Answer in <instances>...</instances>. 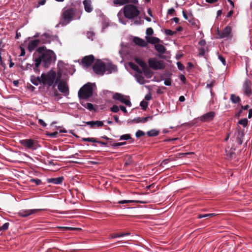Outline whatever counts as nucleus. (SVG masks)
I'll return each instance as SVG.
<instances>
[{
  "label": "nucleus",
  "instance_id": "nucleus-1",
  "mask_svg": "<svg viewBox=\"0 0 252 252\" xmlns=\"http://www.w3.org/2000/svg\"><path fill=\"white\" fill-rule=\"evenodd\" d=\"M35 66L33 70L38 72V67L42 64L44 67H48L52 63L56 60V56L51 50L47 49L45 46L38 48L33 57Z\"/></svg>",
  "mask_w": 252,
  "mask_h": 252
},
{
  "label": "nucleus",
  "instance_id": "nucleus-2",
  "mask_svg": "<svg viewBox=\"0 0 252 252\" xmlns=\"http://www.w3.org/2000/svg\"><path fill=\"white\" fill-rule=\"evenodd\" d=\"M123 14L126 18L133 20L132 22L134 25H139L144 23V21L138 17L140 14V10L135 5L130 4H127L123 7L122 10L118 12L117 16L119 22L124 25H126L127 21L123 17Z\"/></svg>",
  "mask_w": 252,
  "mask_h": 252
},
{
  "label": "nucleus",
  "instance_id": "nucleus-3",
  "mask_svg": "<svg viewBox=\"0 0 252 252\" xmlns=\"http://www.w3.org/2000/svg\"><path fill=\"white\" fill-rule=\"evenodd\" d=\"M64 64V63L59 61L58 64L59 70L58 72L51 69L46 73H42L41 74L42 84L45 86L52 87L53 88H55L57 83L61 79L63 70L61 67Z\"/></svg>",
  "mask_w": 252,
  "mask_h": 252
},
{
  "label": "nucleus",
  "instance_id": "nucleus-4",
  "mask_svg": "<svg viewBox=\"0 0 252 252\" xmlns=\"http://www.w3.org/2000/svg\"><path fill=\"white\" fill-rule=\"evenodd\" d=\"M81 15V13L77 12L73 8L63 10L62 14V17L65 22V23L63 24V25H66L73 20L79 19L80 18Z\"/></svg>",
  "mask_w": 252,
  "mask_h": 252
},
{
  "label": "nucleus",
  "instance_id": "nucleus-5",
  "mask_svg": "<svg viewBox=\"0 0 252 252\" xmlns=\"http://www.w3.org/2000/svg\"><path fill=\"white\" fill-rule=\"evenodd\" d=\"M93 94V85L87 83L78 91V96L80 99H86L92 96Z\"/></svg>",
  "mask_w": 252,
  "mask_h": 252
},
{
  "label": "nucleus",
  "instance_id": "nucleus-6",
  "mask_svg": "<svg viewBox=\"0 0 252 252\" xmlns=\"http://www.w3.org/2000/svg\"><path fill=\"white\" fill-rule=\"evenodd\" d=\"M148 63L149 66L155 70L162 69L165 66V63L163 61L158 60L155 58H150L149 60Z\"/></svg>",
  "mask_w": 252,
  "mask_h": 252
},
{
  "label": "nucleus",
  "instance_id": "nucleus-7",
  "mask_svg": "<svg viewBox=\"0 0 252 252\" xmlns=\"http://www.w3.org/2000/svg\"><path fill=\"white\" fill-rule=\"evenodd\" d=\"M20 143L25 148L32 151L36 150L39 147L37 141L32 139L22 140Z\"/></svg>",
  "mask_w": 252,
  "mask_h": 252
},
{
  "label": "nucleus",
  "instance_id": "nucleus-8",
  "mask_svg": "<svg viewBox=\"0 0 252 252\" xmlns=\"http://www.w3.org/2000/svg\"><path fill=\"white\" fill-rule=\"evenodd\" d=\"M217 34L219 36V38H231L233 36L232 28L227 26L225 27L223 31H218Z\"/></svg>",
  "mask_w": 252,
  "mask_h": 252
},
{
  "label": "nucleus",
  "instance_id": "nucleus-9",
  "mask_svg": "<svg viewBox=\"0 0 252 252\" xmlns=\"http://www.w3.org/2000/svg\"><path fill=\"white\" fill-rule=\"evenodd\" d=\"M93 70L95 73L102 75L105 72V64L102 62H97L93 66Z\"/></svg>",
  "mask_w": 252,
  "mask_h": 252
},
{
  "label": "nucleus",
  "instance_id": "nucleus-10",
  "mask_svg": "<svg viewBox=\"0 0 252 252\" xmlns=\"http://www.w3.org/2000/svg\"><path fill=\"white\" fill-rule=\"evenodd\" d=\"M43 210V209H23L20 210L18 214L19 216L25 218L28 217L30 216L35 214L38 212Z\"/></svg>",
  "mask_w": 252,
  "mask_h": 252
},
{
  "label": "nucleus",
  "instance_id": "nucleus-11",
  "mask_svg": "<svg viewBox=\"0 0 252 252\" xmlns=\"http://www.w3.org/2000/svg\"><path fill=\"white\" fill-rule=\"evenodd\" d=\"M252 83L249 79H246L243 84V91L244 94L250 97L252 94Z\"/></svg>",
  "mask_w": 252,
  "mask_h": 252
},
{
  "label": "nucleus",
  "instance_id": "nucleus-12",
  "mask_svg": "<svg viewBox=\"0 0 252 252\" xmlns=\"http://www.w3.org/2000/svg\"><path fill=\"white\" fill-rule=\"evenodd\" d=\"M113 98L115 100L120 101L121 102L125 104L127 106H130L131 105L130 100L121 94L115 93L113 96Z\"/></svg>",
  "mask_w": 252,
  "mask_h": 252
},
{
  "label": "nucleus",
  "instance_id": "nucleus-13",
  "mask_svg": "<svg viewBox=\"0 0 252 252\" xmlns=\"http://www.w3.org/2000/svg\"><path fill=\"white\" fill-rule=\"evenodd\" d=\"M58 88L60 92L67 95L69 94V88L65 82L61 81V79L57 83Z\"/></svg>",
  "mask_w": 252,
  "mask_h": 252
},
{
  "label": "nucleus",
  "instance_id": "nucleus-14",
  "mask_svg": "<svg viewBox=\"0 0 252 252\" xmlns=\"http://www.w3.org/2000/svg\"><path fill=\"white\" fill-rule=\"evenodd\" d=\"M216 116L215 112L211 111L200 117V120L202 122H208L212 121Z\"/></svg>",
  "mask_w": 252,
  "mask_h": 252
},
{
  "label": "nucleus",
  "instance_id": "nucleus-15",
  "mask_svg": "<svg viewBox=\"0 0 252 252\" xmlns=\"http://www.w3.org/2000/svg\"><path fill=\"white\" fill-rule=\"evenodd\" d=\"M94 58L93 55L85 56L82 60V63L84 66H90L94 62Z\"/></svg>",
  "mask_w": 252,
  "mask_h": 252
},
{
  "label": "nucleus",
  "instance_id": "nucleus-16",
  "mask_svg": "<svg viewBox=\"0 0 252 252\" xmlns=\"http://www.w3.org/2000/svg\"><path fill=\"white\" fill-rule=\"evenodd\" d=\"M83 123L90 126L91 128L100 127L103 126V122L100 121L84 122Z\"/></svg>",
  "mask_w": 252,
  "mask_h": 252
},
{
  "label": "nucleus",
  "instance_id": "nucleus-17",
  "mask_svg": "<svg viewBox=\"0 0 252 252\" xmlns=\"http://www.w3.org/2000/svg\"><path fill=\"white\" fill-rule=\"evenodd\" d=\"M40 40L38 39H35L30 41L28 45V49L30 52L33 51L35 48L39 44Z\"/></svg>",
  "mask_w": 252,
  "mask_h": 252
},
{
  "label": "nucleus",
  "instance_id": "nucleus-18",
  "mask_svg": "<svg viewBox=\"0 0 252 252\" xmlns=\"http://www.w3.org/2000/svg\"><path fill=\"white\" fill-rule=\"evenodd\" d=\"M114 3L117 5H122L126 3H133L137 4L138 3L137 0H114Z\"/></svg>",
  "mask_w": 252,
  "mask_h": 252
},
{
  "label": "nucleus",
  "instance_id": "nucleus-19",
  "mask_svg": "<svg viewBox=\"0 0 252 252\" xmlns=\"http://www.w3.org/2000/svg\"><path fill=\"white\" fill-rule=\"evenodd\" d=\"M83 4L84 6V9L87 12L90 13L93 11V7L90 0H84L83 1Z\"/></svg>",
  "mask_w": 252,
  "mask_h": 252
},
{
  "label": "nucleus",
  "instance_id": "nucleus-20",
  "mask_svg": "<svg viewBox=\"0 0 252 252\" xmlns=\"http://www.w3.org/2000/svg\"><path fill=\"white\" fill-rule=\"evenodd\" d=\"M117 70V66L112 63H109L107 64H105V71H107L108 73H111L112 72H114L116 71Z\"/></svg>",
  "mask_w": 252,
  "mask_h": 252
},
{
  "label": "nucleus",
  "instance_id": "nucleus-21",
  "mask_svg": "<svg viewBox=\"0 0 252 252\" xmlns=\"http://www.w3.org/2000/svg\"><path fill=\"white\" fill-rule=\"evenodd\" d=\"M63 180V177H60L58 178H50L48 179V182L49 183H52L55 185L61 184Z\"/></svg>",
  "mask_w": 252,
  "mask_h": 252
},
{
  "label": "nucleus",
  "instance_id": "nucleus-22",
  "mask_svg": "<svg viewBox=\"0 0 252 252\" xmlns=\"http://www.w3.org/2000/svg\"><path fill=\"white\" fill-rule=\"evenodd\" d=\"M31 81L33 85L36 86H37L39 84H42L41 76L39 77L32 75L31 77Z\"/></svg>",
  "mask_w": 252,
  "mask_h": 252
},
{
  "label": "nucleus",
  "instance_id": "nucleus-23",
  "mask_svg": "<svg viewBox=\"0 0 252 252\" xmlns=\"http://www.w3.org/2000/svg\"><path fill=\"white\" fill-rule=\"evenodd\" d=\"M51 37L47 33H45L41 35V40L43 43H49L51 41Z\"/></svg>",
  "mask_w": 252,
  "mask_h": 252
},
{
  "label": "nucleus",
  "instance_id": "nucleus-24",
  "mask_svg": "<svg viewBox=\"0 0 252 252\" xmlns=\"http://www.w3.org/2000/svg\"><path fill=\"white\" fill-rule=\"evenodd\" d=\"M155 48L158 53L163 54L165 52V48L161 44H156L155 45Z\"/></svg>",
  "mask_w": 252,
  "mask_h": 252
},
{
  "label": "nucleus",
  "instance_id": "nucleus-25",
  "mask_svg": "<svg viewBox=\"0 0 252 252\" xmlns=\"http://www.w3.org/2000/svg\"><path fill=\"white\" fill-rule=\"evenodd\" d=\"M135 77L136 81L140 84H144L146 82L144 77L140 74H137L135 75Z\"/></svg>",
  "mask_w": 252,
  "mask_h": 252
},
{
  "label": "nucleus",
  "instance_id": "nucleus-26",
  "mask_svg": "<svg viewBox=\"0 0 252 252\" xmlns=\"http://www.w3.org/2000/svg\"><path fill=\"white\" fill-rule=\"evenodd\" d=\"M134 42L138 45H139L141 47H144L146 45V42L138 37H135L134 40Z\"/></svg>",
  "mask_w": 252,
  "mask_h": 252
},
{
  "label": "nucleus",
  "instance_id": "nucleus-27",
  "mask_svg": "<svg viewBox=\"0 0 252 252\" xmlns=\"http://www.w3.org/2000/svg\"><path fill=\"white\" fill-rule=\"evenodd\" d=\"M159 131L156 129H151L147 132L148 136L155 137L159 134Z\"/></svg>",
  "mask_w": 252,
  "mask_h": 252
},
{
  "label": "nucleus",
  "instance_id": "nucleus-28",
  "mask_svg": "<svg viewBox=\"0 0 252 252\" xmlns=\"http://www.w3.org/2000/svg\"><path fill=\"white\" fill-rule=\"evenodd\" d=\"M230 100L233 103H239L240 100V97L237 95H236L234 94H232L230 95Z\"/></svg>",
  "mask_w": 252,
  "mask_h": 252
},
{
  "label": "nucleus",
  "instance_id": "nucleus-29",
  "mask_svg": "<svg viewBox=\"0 0 252 252\" xmlns=\"http://www.w3.org/2000/svg\"><path fill=\"white\" fill-rule=\"evenodd\" d=\"M148 41L149 43H151L152 44H155V43H158L159 42L160 39L157 37H150L149 38V39L148 40Z\"/></svg>",
  "mask_w": 252,
  "mask_h": 252
},
{
  "label": "nucleus",
  "instance_id": "nucleus-30",
  "mask_svg": "<svg viewBox=\"0 0 252 252\" xmlns=\"http://www.w3.org/2000/svg\"><path fill=\"white\" fill-rule=\"evenodd\" d=\"M129 65L132 69H133V70H134L137 72H139L140 70L139 67L136 64H134V63H129Z\"/></svg>",
  "mask_w": 252,
  "mask_h": 252
},
{
  "label": "nucleus",
  "instance_id": "nucleus-31",
  "mask_svg": "<svg viewBox=\"0 0 252 252\" xmlns=\"http://www.w3.org/2000/svg\"><path fill=\"white\" fill-rule=\"evenodd\" d=\"M82 140L86 142H91L93 143H96L97 142L96 139L94 138H83Z\"/></svg>",
  "mask_w": 252,
  "mask_h": 252
},
{
  "label": "nucleus",
  "instance_id": "nucleus-32",
  "mask_svg": "<svg viewBox=\"0 0 252 252\" xmlns=\"http://www.w3.org/2000/svg\"><path fill=\"white\" fill-rule=\"evenodd\" d=\"M248 121L247 119H243L240 120L238 124L242 125L244 127H246L248 125Z\"/></svg>",
  "mask_w": 252,
  "mask_h": 252
},
{
  "label": "nucleus",
  "instance_id": "nucleus-33",
  "mask_svg": "<svg viewBox=\"0 0 252 252\" xmlns=\"http://www.w3.org/2000/svg\"><path fill=\"white\" fill-rule=\"evenodd\" d=\"M83 106L89 110H92L94 109V106L91 103H86L84 104H82Z\"/></svg>",
  "mask_w": 252,
  "mask_h": 252
},
{
  "label": "nucleus",
  "instance_id": "nucleus-34",
  "mask_svg": "<svg viewBox=\"0 0 252 252\" xmlns=\"http://www.w3.org/2000/svg\"><path fill=\"white\" fill-rule=\"evenodd\" d=\"M131 138L130 134H126L122 135L120 136V139L121 140H126Z\"/></svg>",
  "mask_w": 252,
  "mask_h": 252
},
{
  "label": "nucleus",
  "instance_id": "nucleus-35",
  "mask_svg": "<svg viewBox=\"0 0 252 252\" xmlns=\"http://www.w3.org/2000/svg\"><path fill=\"white\" fill-rule=\"evenodd\" d=\"M145 134V132L141 130H138L136 133L135 136L136 137L139 138L142 136H144Z\"/></svg>",
  "mask_w": 252,
  "mask_h": 252
},
{
  "label": "nucleus",
  "instance_id": "nucleus-36",
  "mask_svg": "<svg viewBox=\"0 0 252 252\" xmlns=\"http://www.w3.org/2000/svg\"><path fill=\"white\" fill-rule=\"evenodd\" d=\"M148 105V104L147 101L143 100L140 102V106L144 110H145L147 109Z\"/></svg>",
  "mask_w": 252,
  "mask_h": 252
},
{
  "label": "nucleus",
  "instance_id": "nucleus-37",
  "mask_svg": "<svg viewBox=\"0 0 252 252\" xmlns=\"http://www.w3.org/2000/svg\"><path fill=\"white\" fill-rule=\"evenodd\" d=\"M30 181L35 183L37 186L40 185L41 184V181L39 179H32Z\"/></svg>",
  "mask_w": 252,
  "mask_h": 252
},
{
  "label": "nucleus",
  "instance_id": "nucleus-38",
  "mask_svg": "<svg viewBox=\"0 0 252 252\" xmlns=\"http://www.w3.org/2000/svg\"><path fill=\"white\" fill-rule=\"evenodd\" d=\"M136 62L139 64L141 67H144L146 65L145 62L139 59H135Z\"/></svg>",
  "mask_w": 252,
  "mask_h": 252
},
{
  "label": "nucleus",
  "instance_id": "nucleus-39",
  "mask_svg": "<svg viewBox=\"0 0 252 252\" xmlns=\"http://www.w3.org/2000/svg\"><path fill=\"white\" fill-rule=\"evenodd\" d=\"M152 117H147L142 118H139L138 122L145 123L148 121V119H152Z\"/></svg>",
  "mask_w": 252,
  "mask_h": 252
},
{
  "label": "nucleus",
  "instance_id": "nucleus-40",
  "mask_svg": "<svg viewBox=\"0 0 252 252\" xmlns=\"http://www.w3.org/2000/svg\"><path fill=\"white\" fill-rule=\"evenodd\" d=\"M176 33L175 32H173L172 31L170 30H165V33L167 35L172 36L174 35Z\"/></svg>",
  "mask_w": 252,
  "mask_h": 252
},
{
  "label": "nucleus",
  "instance_id": "nucleus-41",
  "mask_svg": "<svg viewBox=\"0 0 252 252\" xmlns=\"http://www.w3.org/2000/svg\"><path fill=\"white\" fill-rule=\"evenodd\" d=\"M120 237H123L122 233L112 234L110 235V237L111 238H116Z\"/></svg>",
  "mask_w": 252,
  "mask_h": 252
},
{
  "label": "nucleus",
  "instance_id": "nucleus-42",
  "mask_svg": "<svg viewBox=\"0 0 252 252\" xmlns=\"http://www.w3.org/2000/svg\"><path fill=\"white\" fill-rule=\"evenodd\" d=\"M9 226V223H5L3 224L0 227V230H7Z\"/></svg>",
  "mask_w": 252,
  "mask_h": 252
},
{
  "label": "nucleus",
  "instance_id": "nucleus-43",
  "mask_svg": "<svg viewBox=\"0 0 252 252\" xmlns=\"http://www.w3.org/2000/svg\"><path fill=\"white\" fill-rule=\"evenodd\" d=\"M111 110L114 113H117L119 111V108L117 105H114L111 107Z\"/></svg>",
  "mask_w": 252,
  "mask_h": 252
},
{
  "label": "nucleus",
  "instance_id": "nucleus-44",
  "mask_svg": "<svg viewBox=\"0 0 252 252\" xmlns=\"http://www.w3.org/2000/svg\"><path fill=\"white\" fill-rule=\"evenodd\" d=\"M134 202L133 200H121L118 202L119 204H125V203H131Z\"/></svg>",
  "mask_w": 252,
  "mask_h": 252
},
{
  "label": "nucleus",
  "instance_id": "nucleus-45",
  "mask_svg": "<svg viewBox=\"0 0 252 252\" xmlns=\"http://www.w3.org/2000/svg\"><path fill=\"white\" fill-rule=\"evenodd\" d=\"M215 83V81H214V80L211 81L210 83L207 84V87L211 89L212 87L214 85ZM210 92H212L211 90Z\"/></svg>",
  "mask_w": 252,
  "mask_h": 252
},
{
  "label": "nucleus",
  "instance_id": "nucleus-46",
  "mask_svg": "<svg viewBox=\"0 0 252 252\" xmlns=\"http://www.w3.org/2000/svg\"><path fill=\"white\" fill-rule=\"evenodd\" d=\"M153 33V30L151 28H148L146 30V34L148 35H151Z\"/></svg>",
  "mask_w": 252,
  "mask_h": 252
},
{
  "label": "nucleus",
  "instance_id": "nucleus-47",
  "mask_svg": "<svg viewBox=\"0 0 252 252\" xmlns=\"http://www.w3.org/2000/svg\"><path fill=\"white\" fill-rule=\"evenodd\" d=\"M38 123L41 125L43 127H45L47 126V124L44 122V121L40 119H39L38 120Z\"/></svg>",
  "mask_w": 252,
  "mask_h": 252
},
{
  "label": "nucleus",
  "instance_id": "nucleus-48",
  "mask_svg": "<svg viewBox=\"0 0 252 252\" xmlns=\"http://www.w3.org/2000/svg\"><path fill=\"white\" fill-rule=\"evenodd\" d=\"M164 84L166 86H169L171 84V80L170 79H167L164 80Z\"/></svg>",
  "mask_w": 252,
  "mask_h": 252
},
{
  "label": "nucleus",
  "instance_id": "nucleus-49",
  "mask_svg": "<svg viewBox=\"0 0 252 252\" xmlns=\"http://www.w3.org/2000/svg\"><path fill=\"white\" fill-rule=\"evenodd\" d=\"M46 2V0H41L38 1V5H37V7H39L40 5H43L45 4Z\"/></svg>",
  "mask_w": 252,
  "mask_h": 252
},
{
  "label": "nucleus",
  "instance_id": "nucleus-50",
  "mask_svg": "<svg viewBox=\"0 0 252 252\" xmlns=\"http://www.w3.org/2000/svg\"><path fill=\"white\" fill-rule=\"evenodd\" d=\"M219 60L221 61V62L222 63L223 65H225V59L221 56H219Z\"/></svg>",
  "mask_w": 252,
  "mask_h": 252
},
{
  "label": "nucleus",
  "instance_id": "nucleus-51",
  "mask_svg": "<svg viewBox=\"0 0 252 252\" xmlns=\"http://www.w3.org/2000/svg\"><path fill=\"white\" fill-rule=\"evenodd\" d=\"M114 119L116 123H117L119 125H121L122 124V122L119 120V118L117 116H114Z\"/></svg>",
  "mask_w": 252,
  "mask_h": 252
},
{
  "label": "nucleus",
  "instance_id": "nucleus-52",
  "mask_svg": "<svg viewBox=\"0 0 252 252\" xmlns=\"http://www.w3.org/2000/svg\"><path fill=\"white\" fill-rule=\"evenodd\" d=\"M199 54L200 56H202L204 55V54H205V50L204 49V48H201L199 49Z\"/></svg>",
  "mask_w": 252,
  "mask_h": 252
},
{
  "label": "nucleus",
  "instance_id": "nucleus-53",
  "mask_svg": "<svg viewBox=\"0 0 252 252\" xmlns=\"http://www.w3.org/2000/svg\"><path fill=\"white\" fill-rule=\"evenodd\" d=\"M233 13H234L233 10L232 9V10H230L228 12V13H227V14L226 15V17H231L232 16V15L233 14Z\"/></svg>",
  "mask_w": 252,
  "mask_h": 252
},
{
  "label": "nucleus",
  "instance_id": "nucleus-54",
  "mask_svg": "<svg viewBox=\"0 0 252 252\" xmlns=\"http://www.w3.org/2000/svg\"><path fill=\"white\" fill-rule=\"evenodd\" d=\"M87 36L89 38H91V37H93L94 35V34L92 32H87Z\"/></svg>",
  "mask_w": 252,
  "mask_h": 252
},
{
  "label": "nucleus",
  "instance_id": "nucleus-55",
  "mask_svg": "<svg viewBox=\"0 0 252 252\" xmlns=\"http://www.w3.org/2000/svg\"><path fill=\"white\" fill-rule=\"evenodd\" d=\"M216 216V214H214V213H212V214H205V217H214V216Z\"/></svg>",
  "mask_w": 252,
  "mask_h": 252
},
{
  "label": "nucleus",
  "instance_id": "nucleus-56",
  "mask_svg": "<svg viewBox=\"0 0 252 252\" xmlns=\"http://www.w3.org/2000/svg\"><path fill=\"white\" fill-rule=\"evenodd\" d=\"M250 106L249 105H246L245 106H242L241 109L243 110H247L249 108Z\"/></svg>",
  "mask_w": 252,
  "mask_h": 252
},
{
  "label": "nucleus",
  "instance_id": "nucleus-57",
  "mask_svg": "<svg viewBox=\"0 0 252 252\" xmlns=\"http://www.w3.org/2000/svg\"><path fill=\"white\" fill-rule=\"evenodd\" d=\"M174 9L173 8H171L168 10V13L169 14H172L174 12Z\"/></svg>",
  "mask_w": 252,
  "mask_h": 252
},
{
  "label": "nucleus",
  "instance_id": "nucleus-58",
  "mask_svg": "<svg viewBox=\"0 0 252 252\" xmlns=\"http://www.w3.org/2000/svg\"><path fill=\"white\" fill-rule=\"evenodd\" d=\"M120 109L124 113H126L127 112L126 109V108L125 106H120Z\"/></svg>",
  "mask_w": 252,
  "mask_h": 252
},
{
  "label": "nucleus",
  "instance_id": "nucleus-59",
  "mask_svg": "<svg viewBox=\"0 0 252 252\" xmlns=\"http://www.w3.org/2000/svg\"><path fill=\"white\" fill-rule=\"evenodd\" d=\"M252 118V108L249 111L248 118L251 119Z\"/></svg>",
  "mask_w": 252,
  "mask_h": 252
},
{
  "label": "nucleus",
  "instance_id": "nucleus-60",
  "mask_svg": "<svg viewBox=\"0 0 252 252\" xmlns=\"http://www.w3.org/2000/svg\"><path fill=\"white\" fill-rule=\"evenodd\" d=\"M96 143H99L101 145H103V146H106L107 145V143L103 142V141H100L97 140V142H96Z\"/></svg>",
  "mask_w": 252,
  "mask_h": 252
},
{
  "label": "nucleus",
  "instance_id": "nucleus-61",
  "mask_svg": "<svg viewBox=\"0 0 252 252\" xmlns=\"http://www.w3.org/2000/svg\"><path fill=\"white\" fill-rule=\"evenodd\" d=\"M152 97L150 94H147L145 96V99L147 100H150L151 99Z\"/></svg>",
  "mask_w": 252,
  "mask_h": 252
},
{
  "label": "nucleus",
  "instance_id": "nucleus-62",
  "mask_svg": "<svg viewBox=\"0 0 252 252\" xmlns=\"http://www.w3.org/2000/svg\"><path fill=\"white\" fill-rule=\"evenodd\" d=\"M177 65H178V68L180 69V70H182L184 68L183 65L182 64V63H177Z\"/></svg>",
  "mask_w": 252,
  "mask_h": 252
},
{
  "label": "nucleus",
  "instance_id": "nucleus-63",
  "mask_svg": "<svg viewBox=\"0 0 252 252\" xmlns=\"http://www.w3.org/2000/svg\"><path fill=\"white\" fill-rule=\"evenodd\" d=\"M179 100L181 102H184L185 100V98L184 96L182 95L179 97Z\"/></svg>",
  "mask_w": 252,
  "mask_h": 252
},
{
  "label": "nucleus",
  "instance_id": "nucleus-64",
  "mask_svg": "<svg viewBox=\"0 0 252 252\" xmlns=\"http://www.w3.org/2000/svg\"><path fill=\"white\" fill-rule=\"evenodd\" d=\"M58 134V132H53V133H51L49 134L50 136H51V137H56V135H57Z\"/></svg>",
  "mask_w": 252,
  "mask_h": 252
}]
</instances>
